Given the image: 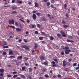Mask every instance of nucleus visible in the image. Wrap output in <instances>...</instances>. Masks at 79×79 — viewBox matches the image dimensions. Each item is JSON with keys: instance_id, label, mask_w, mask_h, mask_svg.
I'll return each instance as SVG.
<instances>
[{"instance_id": "obj_41", "label": "nucleus", "mask_w": 79, "mask_h": 79, "mask_svg": "<svg viewBox=\"0 0 79 79\" xmlns=\"http://www.w3.org/2000/svg\"><path fill=\"white\" fill-rule=\"evenodd\" d=\"M57 35L58 37H60V36H61V34H60V33H58L57 34Z\"/></svg>"}, {"instance_id": "obj_3", "label": "nucleus", "mask_w": 79, "mask_h": 79, "mask_svg": "<svg viewBox=\"0 0 79 79\" xmlns=\"http://www.w3.org/2000/svg\"><path fill=\"white\" fill-rule=\"evenodd\" d=\"M32 18L34 20H35L37 19V16L35 14H33L32 15Z\"/></svg>"}, {"instance_id": "obj_34", "label": "nucleus", "mask_w": 79, "mask_h": 79, "mask_svg": "<svg viewBox=\"0 0 79 79\" xmlns=\"http://www.w3.org/2000/svg\"><path fill=\"white\" fill-rule=\"evenodd\" d=\"M50 5L49 2H47V6H49Z\"/></svg>"}, {"instance_id": "obj_24", "label": "nucleus", "mask_w": 79, "mask_h": 79, "mask_svg": "<svg viewBox=\"0 0 79 79\" xmlns=\"http://www.w3.org/2000/svg\"><path fill=\"white\" fill-rule=\"evenodd\" d=\"M67 42H72V43L74 42V41H71L69 40H67Z\"/></svg>"}, {"instance_id": "obj_52", "label": "nucleus", "mask_w": 79, "mask_h": 79, "mask_svg": "<svg viewBox=\"0 0 79 79\" xmlns=\"http://www.w3.org/2000/svg\"><path fill=\"white\" fill-rule=\"evenodd\" d=\"M3 73H0V76H2V77H3Z\"/></svg>"}, {"instance_id": "obj_39", "label": "nucleus", "mask_w": 79, "mask_h": 79, "mask_svg": "<svg viewBox=\"0 0 79 79\" xmlns=\"http://www.w3.org/2000/svg\"><path fill=\"white\" fill-rule=\"evenodd\" d=\"M64 8H65V9H66V6H67V5H66V4H65L64 5Z\"/></svg>"}, {"instance_id": "obj_10", "label": "nucleus", "mask_w": 79, "mask_h": 79, "mask_svg": "<svg viewBox=\"0 0 79 79\" xmlns=\"http://www.w3.org/2000/svg\"><path fill=\"white\" fill-rule=\"evenodd\" d=\"M63 66H66V60H64L63 61Z\"/></svg>"}, {"instance_id": "obj_25", "label": "nucleus", "mask_w": 79, "mask_h": 79, "mask_svg": "<svg viewBox=\"0 0 79 79\" xmlns=\"http://www.w3.org/2000/svg\"><path fill=\"white\" fill-rule=\"evenodd\" d=\"M29 72H32V68H29Z\"/></svg>"}, {"instance_id": "obj_15", "label": "nucleus", "mask_w": 79, "mask_h": 79, "mask_svg": "<svg viewBox=\"0 0 79 79\" xmlns=\"http://www.w3.org/2000/svg\"><path fill=\"white\" fill-rule=\"evenodd\" d=\"M62 23L63 24H66V22H65L64 20H63L62 21Z\"/></svg>"}, {"instance_id": "obj_37", "label": "nucleus", "mask_w": 79, "mask_h": 79, "mask_svg": "<svg viewBox=\"0 0 79 79\" xmlns=\"http://www.w3.org/2000/svg\"><path fill=\"white\" fill-rule=\"evenodd\" d=\"M69 48L68 46H66L65 47V49L66 50H67L68 49H69Z\"/></svg>"}, {"instance_id": "obj_48", "label": "nucleus", "mask_w": 79, "mask_h": 79, "mask_svg": "<svg viewBox=\"0 0 79 79\" xmlns=\"http://www.w3.org/2000/svg\"><path fill=\"white\" fill-rule=\"evenodd\" d=\"M44 2H45V3L47 2H48V0H43Z\"/></svg>"}, {"instance_id": "obj_46", "label": "nucleus", "mask_w": 79, "mask_h": 79, "mask_svg": "<svg viewBox=\"0 0 79 79\" xmlns=\"http://www.w3.org/2000/svg\"><path fill=\"white\" fill-rule=\"evenodd\" d=\"M73 66H76L77 65V63H75L73 64Z\"/></svg>"}, {"instance_id": "obj_64", "label": "nucleus", "mask_w": 79, "mask_h": 79, "mask_svg": "<svg viewBox=\"0 0 79 79\" xmlns=\"http://www.w3.org/2000/svg\"><path fill=\"white\" fill-rule=\"evenodd\" d=\"M19 43H20V42H22V40H19Z\"/></svg>"}, {"instance_id": "obj_42", "label": "nucleus", "mask_w": 79, "mask_h": 79, "mask_svg": "<svg viewBox=\"0 0 79 79\" xmlns=\"http://www.w3.org/2000/svg\"><path fill=\"white\" fill-rule=\"evenodd\" d=\"M35 34H39V32L37 31H35Z\"/></svg>"}, {"instance_id": "obj_51", "label": "nucleus", "mask_w": 79, "mask_h": 79, "mask_svg": "<svg viewBox=\"0 0 79 79\" xmlns=\"http://www.w3.org/2000/svg\"><path fill=\"white\" fill-rule=\"evenodd\" d=\"M69 39H73V36H69Z\"/></svg>"}, {"instance_id": "obj_21", "label": "nucleus", "mask_w": 79, "mask_h": 79, "mask_svg": "<svg viewBox=\"0 0 79 79\" xmlns=\"http://www.w3.org/2000/svg\"><path fill=\"white\" fill-rule=\"evenodd\" d=\"M42 20L44 21H46V19L45 17H44L42 19Z\"/></svg>"}, {"instance_id": "obj_2", "label": "nucleus", "mask_w": 79, "mask_h": 79, "mask_svg": "<svg viewBox=\"0 0 79 79\" xmlns=\"http://www.w3.org/2000/svg\"><path fill=\"white\" fill-rule=\"evenodd\" d=\"M60 33L62 35V36L63 37H66V35H65V33L63 31H60Z\"/></svg>"}, {"instance_id": "obj_7", "label": "nucleus", "mask_w": 79, "mask_h": 79, "mask_svg": "<svg viewBox=\"0 0 79 79\" xmlns=\"http://www.w3.org/2000/svg\"><path fill=\"white\" fill-rule=\"evenodd\" d=\"M5 71V70L3 69H0V73H3Z\"/></svg>"}, {"instance_id": "obj_26", "label": "nucleus", "mask_w": 79, "mask_h": 79, "mask_svg": "<svg viewBox=\"0 0 79 79\" xmlns=\"http://www.w3.org/2000/svg\"><path fill=\"white\" fill-rule=\"evenodd\" d=\"M17 3H19L20 4H22V1H18Z\"/></svg>"}, {"instance_id": "obj_61", "label": "nucleus", "mask_w": 79, "mask_h": 79, "mask_svg": "<svg viewBox=\"0 0 79 79\" xmlns=\"http://www.w3.org/2000/svg\"><path fill=\"white\" fill-rule=\"evenodd\" d=\"M20 28H22L23 27V25L22 24H20L19 25Z\"/></svg>"}, {"instance_id": "obj_22", "label": "nucleus", "mask_w": 79, "mask_h": 79, "mask_svg": "<svg viewBox=\"0 0 79 79\" xmlns=\"http://www.w3.org/2000/svg\"><path fill=\"white\" fill-rule=\"evenodd\" d=\"M42 71L43 72H46L47 71V69H42Z\"/></svg>"}, {"instance_id": "obj_62", "label": "nucleus", "mask_w": 79, "mask_h": 79, "mask_svg": "<svg viewBox=\"0 0 79 79\" xmlns=\"http://www.w3.org/2000/svg\"><path fill=\"white\" fill-rule=\"evenodd\" d=\"M16 73H17V72H13V74H16Z\"/></svg>"}, {"instance_id": "obj_13", "label": "nucleus", "mask_w": 79, "mask_h": 79, "mask_svg": "<svg viewBox=\"0 0 79 79\" xmlns=\"http://www.w3.org/2000/svg\"><path fill=\"white\" fill-rule=\"evenodd\" d=\"M35 5L36 7H38L39 6V5L38 4V3H37V2H35Z\"/></svg>"}, {"instance_id": "obj_1", "label": "nucleus", "mask_w": 79, "mask_h": 79, "mask_svg": "<svg viewBox=\"0 0 79 79\" xmlns=\"http://www.w3.org/2000/svg\"><path fill=\"white\" fill-rule=\"evenodd\" d=\"M9 24H15V22H14V20L13 19H12V20H9Z\"/></svg>"}, {"instance_id": "obj_59", "label": "nucleus", "mask_w": 79, "mask_h": 79, "mask_svg": "<svg viewBox=\"0 0 79 79\" xmlns=\"http://www.w3.org/2000/svg\"><path fill=\"white\" fill-rule=\"evenodd\" d=\"M19 20L22 21V22H23V23H24V20H23V19H19Z\"/></svg>"}, {"instance_id": "obj_14", "label": "nucleus", "mask_w": 79, "mask_h": 79, "mask_svg": "<svg viewBox=\"0 0 79 79\" xmlns=\"http://www.w3.org/2000/svg\"><path fill=\"white\" fill-rule=\"evenodd\" d=\"M43 39H44V37L42 36L40 37L39 38V40H43Z\"/></svg>"}, {"instance_id": "obj_38", "label": "nucleus", "mask_w": 79, "mask_h": 79, "mask_svg": "<svg viewBox=\"0 0 79 79\" xmlns=\"http://www.w3.org/2000/svg\"><path fill=\"white\" fill-rule=\"evenodd\" d=\"M16 1V0H12L11 2V3H14L15 2V1Z\"/></svg>"}, {"instance_id": "obj_32", "label": "nucleus", "mask_w": 79, "mask_h": 79, "mask_svg": "<svg viewBox=\"0 0 79 79\" xmlns=\"http://www.w3.org/2000/svg\"><path fill=\"white\" fill-rule=\"evenodd\" d=\"M18 77V75H15L13 76V78H15V77Z\"/></svg>"}, {"instance_id": "obj_44", "label": "nucleus", "mask_w": 79, "mask_h": 79, "mask_svg": "<svg viewBox=\"0 0 79 79\" xmlns=\"http://www.w3.org/2000/svg\"><path fill=\"white\" fill-rule=\"evenodd\" d=\"M26 69V68L25 67H23L22 68V70H25Z\"/></svg>"}, {"instance_id": "obj_29", "label": "nucleus", "mask_w": 79, "mask_h": 79, "mask_svg": "<svg viewBox=\"0 0 79 79\" xmlns=\"http://www.w3.org/2000/svg\"><path fill=\"white\" fill-rule=\"evenodd\" d=\"M69 52L68 51H66L65 52V54H66V55L69 54Z\"/></svg>"}, {"instance_id": "obj_49", "label": "nucleus", "mask_w": 79, "mask_h": 79, "mask_svg": "<svg viewBox=\"0 0 79 79\" xmlns=\"http://www.w3.org/2000/svg\"><path fill=\"white\" fill-rule=\"evenodd\" d=\"M61 55H63L64 54V52L62 51L61 53Z\"/></svg>"}, {"instance_id": "obj_35", "label": "nucleus", "mask_w": 79, "mask_h": 79, "mask_svg": "<svg viewBox=\"0 0 79 79\" xmlns=\"http://www.w3.org/2000/svg\"><path fill=\"white\" fill-rule=\"evenodd\" d=\"M63 27H64L65 28H66L68 27V26L66 25H64L63 26Z\"/></svg>"}, {"instance_id": "obj_43", "label": "nucleus", "mask_w": 79, "mask_h": 79, "mask_svg": "<svg viewBox=\"0 0 79 79\" xmlns=\"http://www.w3.org/2000/svg\"><path fill=\"white\" fill-rule=\"evenodd\" d=\"M10 6L9 5V6H4V8H6L7 7H10Z\"/></svg>"}, {"instance_id": "obj_23", "label": "nucleus", "mask_w": 79, "mask_h": 79, "mask_svg": "<svg viewBox=\"0 0 79 79\" xmlns=\"http://www.w3.org/2000/svg\"><path fill=\"white\" fill-rule=\"evenodd\" d=\"M41 33H42V34H44V36H45V37H47V35H46V34H45V33L44 32H43L41 31Z\"/></svg>"}, {"instance_id": "obj_45", "label": "nucleus", "mask_w": 79, "mask_h": 79, "mask_svg": "<svg viewBox=\"0 0 79 79\" xmlns=\"http://www.w3.org/2000/svg\"><path fill=\"white\" fill-rule=\"evenodd\" d=\"M36 15L38 16H40V13L39 12H37L36 13Z\"/></svg>"}, {"instance_id": "obj_53", "label": "nucleus", "mask_w": 79, "mask_h": 79, "mask_svg": "<svg viewBox=\"0 0 79 79\" xmlns=\"http://www.w3.org/2000/svg\"><path fill=\"white\" fill-rule=\"evenodd\" d=\"M7 77H11L12 76L11 75H7Z\"/></svg>"}, {"instance_id": "obj_55", "label": "nucleus", "mask_w": 79, "mask_h": 79, "mask_svg": "<svg viewBox=\"0 0 79 79\" xmlns=\"http://www.w3.org/2000/svg\"><path fill=\"white\" fill-rule=\"evenodd\" d=\"M66 17L67 18H68L69 17V15H68V14L66 13Z\"/></svg>"}, {"instance_id": "obj_17", "label": "nucleus", "mask_w": 79, "mask_h": 79, "mask_svg": "<svg viewBox=\"0 0 79 79\" xmlns=\"http://www.w3.org/2000/svg\"><path fill=\"white\" fill-rule=\"evenodd\" d=\"M20 76L21 77H22V78H26V77L24 76V75H21Z\"/></svg>"}, {"instance_id": "obj_20", "label": "nucleus", "mask_w": 79, "mask_h": 79, "mask_svg": "<svg viewBox=\"0 0 79 79\" xmlns=\"http://www.w3.org/2000/svg\"><path fill=\"white\" fill-rule=\"evenodd\" d=\"M7 43H6V42H5V43H4L3 44H2V46H4L5 45H7Z\"/></svg>"}, {"instance_id": "obj_6", "label": "nucleus", "mask_w": 79, "mask_h": 79, "mask_svg": "<svg viewBox=\"0 0 79 79\" xmlns=\"http://www.w3.org/2000/svg\"><path fill=\"white\" fill-rule=\"evenodd\" d=\"M16 31H17L18 32H21V31H22V30L21 29H20L19 28H16Z\"/></svg>"}, {"instance_id": "obj_27", "label": "nucleus", "mask_w": 79, "mask_h": 79, "mask_svg": "<svg viewBox=\"0 0 79 79\" xmlns=\"http://www.w3.org/2000/svg\"><path fill=\"white\" fill-rule=\"evenodd\" d=\"M54 40V38L52 36H50V40Z\"/></svg>"}, {"instance_id": "obj_33", "label": "nucleus", "mask_w": 79, "mask_h": 79, "mask_svg": "<svg viewBox=\"0 0 79 79\" xmlns=\"http://www.w3.org/2000/svg\"><path fill=\"white\" fill-rule=\"evenodd\" d=\"M31 26H32V28H34L35 27H36L35 25H34L32 24H31Z\"/></svg>"}, {"instance_id": "obj_16", "label": "nucleus", "mask_w": 79, "mask_h": 79, "mask_svg": "<svg viewBox=\"0 0 79 79\" xmlns=\"http://www.w3.org/2000/svg\"><path fill=\"white\" fill-rule=\"evenodd\" d=\"M50 7L51 8H55L56 10V7H55L54 6H53V5H51L50 6Z\"/></svg>"}, {"instance_id": "obj_30", "label": "nucleus", "mask_w": 79, "mask_h": 79, "mask_svg": "<svg viewBox=\"0 0 79 79\" xmlns=\"http://www.w3.org/2000/svg\"><path fill=\"white\" fill-rule=\"evenodd\" d=\"M37 27L38 28H40V25L39 24H37Z\"/></svg>"}, {"instance_id": "obj_54", "label": "nucleus", "mask_w": 79, "mask_h": 79, "mask_svg": "<svg viewBox=\"0 0 79 79\" xmlns=\"http://www.w3.org/2000/svg\"><path fill=\"white\" fill-rule=\"evenodd\" d=\"M15 26H18V22H15Z\"/></svg>"}, {"instance_id": "obj_28", "label": "nucleus", "mask_w": 79, "mask_h": 79, "mask_svg": "<svg viewBox=\"0 0 79 79\" xmlns=\"http://www.w3.org/2000/svg\"><path fill=\"white\" fill-rule=\"evenodd\" d=\"M44 76L45 77H46V78H48V77H49V76H48V75L47 74L45 75Z\"/></svg>"}, {"instance_id": "obj_5", "label": "nucleus", "mask_w": 79, "mask_h": 79, "mask_svg": "<svg viewBox=\"0 0 79 79\" xmlns=\"http://www.w3.org/2000/svg\"><path fill=\"white\" fill-rule=\"evenodd\" d=\"M22 48H25V49H29V48L28 47H27V46H26V45H23L22 46Z\"/></svg>"}, {"instance_id": "obj_58", "label": "nucleus", "mask_w": 79, "mask_h": 79, "mask_svg": "<svg viewBox=\"0 0 79 79\" xmlns=\"http://www.w3.org/2000/svg\"><path fill=\"white\" fill-rule=\"evenodd\" d=\"M52 67H56V64H52Z\"/></svg>"}, {"instance_id": "obj_47", "label": "nucleus", "mask_w": 79, "mask_h": 79, "mask_svg": "<svg viewBox=\"0 0 79 79\" xmlns=\"http://www.w3.org/2000/svg\"><path fill=\"white\" fill-rule=\"evenodd\" d=\"M24 59H25V61H27V60H28V58H26V57H24Z\"/></svg>"}, {"instance_id": "obj_56", "label": "nucleus", "mask_w": 79, "mask_h": 79, "mask_svg": "<svg viewBox=\"0 0 79 79\" xmlns=\"http://www.w3.org/2000/svg\"><path fill=\"white\" fill-rule=\"evenodd\" d=\"M58 77H61V76L60 74H58Z\"/></svg>"}, {"instance_id": "obj_57", "label": "nucleus", "mask_w": 79, "mask_h": 79, "mask_svg": "<svg viewBox=\"0 0 79 79\" xmlns=\"http://www.w3.org/2000/svg\"><path fill=\"white\" fill-rule=\"evenodd\" d=\"M54 61H56V63H57V62H58L57 59H54Z\"/></svg>"}, {"instance_id": "obj_36", "label": "nucleus", "mask_w": 79, "mask_h": 79, "mask_svg": "<svg viewBox=\"0 0 79 79\" xmlns=\"http://www.w3.org/2000/svg\"><path fill=\"white\" fill-rule=\"evenodd\" d=\"M23 41L24 42H25V43H27V41L26 39H24Z\"/></svg>"}, {"instance_id": "obj_4", "label": "nucleus", "mask_w": 79, "mask_h": 79, "mask_svg": "<svg viewBox=\"0 0 79 79\" xmlns=\"http://www.w3.org/2000/svg\"><path fill=\"white\" fill-rule=\"evenodd\" d=\"M45 56H40V59L41 60H45Z\"/></svg>"}, {"instance_id": "obj_11", "label": "nucleus", "mask_w": 79, "mask_h": 79, "mask_svg": "<svg viewBox=\"0 0 79 79\" xmlns=\"http://www.w3.org/2000/svg\"><path fill=\"white\" fill-rule=\"evenodd\" d=\"M8 52L9 53V55H12L13 53L12 51H10Z\"/></svg>"}, {"instance_id": "obj_40", "label": "nucleus", "mask_w": 79, "mask_h": 79, "mask_svg": "<svg viewBox=\"0 0 79 79\" xmlns=\"http://www.w3.org/2000/svg\"><path fill=\"white\" fill-rule=\"evenodd\" d=\"M3 48H8V46H3Z\"/></svg>"}, {"instance_id": "obj_8", "label": "nucleus", "mask_w": 79, "mask_h": 79, "mask_svg": "<svg viewBox=\"0 0 79 79\" xmlns=\"http://www.w3.org/2000/svg\"><path fill=\"white\" fill-rule=\"evenodd\" d=\"M17 7H16V6H13L12 7V9L13 10H17Z\"/></svg>"}, {"instance_id": "obj_12", "label": "nucleus", "mask_w": 79, "mask_h": 79, "mask_svg": "<svg viewBox=\"0 0 79 79\" xmlns=\"http://www.w3.org/2000/svg\"><path fill=\"white\" fill-rule=\"evenodd\" d=\"M35 46H34V48H35V49H36V48H37V47H38L37 46L38 45L36 44H35Z\"/></svg>"}, {"instance_id": "obj_63", "label": "nucleus", "mask_w": 79, "mask_h": 79, "mask_svg": "<svg viewBox=\"0 0 79 79\" xmlns=\"http://www.w3.org/2000/svg\"><path fill=\"white\" fill-rule=\"evenodd\" d=\"M10 27H11V28H13V27H14V26H10Z\"/></svg>"}, {"instance_id": "obj_60", "label": "nucleus", "mask_w": 79, "mask_h": 79, "mask_svg": "<svg viewBox=\"0 0 79 79\" xmlns=\"http://www.w3.org/2000/svg\"><path fill=\"white\" fill-rule=\"evenodd\" d=\"M36 12H37V11H35V10L33 11V14L35 13H36Z\"/></svg>"}, {"instance_id": "obj_31", "label": "nucleus", "mask_w": 79, "mask_h": 79, "mask_svg": "<svg viewBox=\"0 0 79 79\" xmlns=\"http://www.w3.org/2000/svg\"><path fill=\"white\" fill-rule=\"evenodd\" d=\"M17 13V12L16 11H13L11 13L12 14H14V13Z\"/></svg>"}, {"instance_id": "obj_19", "label": "nucleus", "mask_w": 79, "mask_h": 79, "mask_svg": "<svg viewBox=\"0 0 79 79\" xmlns=\"http://www.w3.org/2000/svg\"><path fill=\"white\" fill-rule=\"evenodd\" d=\"M2 55H6V52H2Z\"/></svg>"}, {"instance_id": "obj_18", "label": "nucleus", "mask_w": 79, "mask_h": 79, "mask_svg": "<svg viewBox=\"0 0 79 79\" xmlns=\"http://www.w3.org/2000/svg\"><path fill=\"white\" fill-rule=\"evenodd\" d=\"M22 58H23L22 56H20L18 57L17 58V59H20V60H21V59H22Z\"/></svg>"}, {"instance_id": "obj_50", "label": "nucleus", "mask_w": 79, "mask_h": 79, "mask_svg": "<svg viewBox=\"0 0 79 79\" xmlns=\"http://www.w3.org/2000/svg\"><path fill=\"white\" fill-rule=\"evenodd\" d=\"M27 22L28 23H30V21H29V19H27Z\"/></svg>"}, {"instance_id": "obj_9", "label": "nucleus", "mask_w": 79, "mask_h": 79, "mask_svg": "<svg viewBox=\"0 0 79 79\" xmlns=\"http://www.w3.org/2000/svg\"><path fill=\"white\" fill-rule=\"evenodd\" d=\"M42 64H44L45 66H47V65H48V62H44Z\"/></svg>"}]
</instances>
